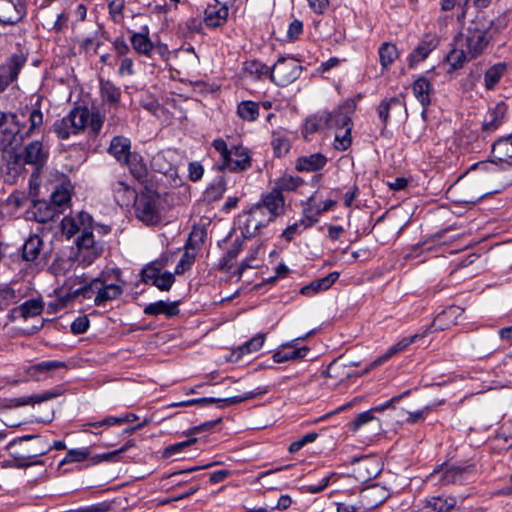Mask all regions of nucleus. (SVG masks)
I'll return each instance as SVG.
<instances>
[{"label": "nucleus", "instance_id": "1", "mask_svg": "<svg viewBox=\"0 0 512 512\" xmlns=\"http://www.w3.org/2000/svg\"><path fill=\"white\" fill-rule=\"evenodd\" d=\"M492 22L483 16L476 17L460 34L457 45L464 48L470 58L484 53L490 42Z\"/></svg>", "mask_w": 512, "mask_h": 512}, {"label": "nucleus", "instance_id": "2", "mask_svg": "<svg viewBox=\"0 0 512 512\" xmlns=\"http://www.w3.org/2000/svg\"><path fill=\"white\" fill-rule=\"evenodd\" d=\"M122 293L123 287L110 281L108 275L103 273L82 287L73 290L70 295L72 298L81 296L84 299H91L94 296V304L103 306L107 302L117 299Z\"/></svg>", "mask_w": 512, "mask_h": 512}, {"label": "nucleus", "instance_id": "3", "mask_svg": "<svg viewBox=\"0 0 512 512\" xmlns=\"http://www.w3.org/2000/svg\"><path fill=\"white\" fill-rule=\"evenodd\" d=\"M89 110L86 107H76L65 117L55 121L54 132L60 139H68L70 135L77 134L88 125Z\"/></svg>", "mask_w": 512, "mask_h": 512}, {"label": "nucleus", "instance_id": "4", "mask_svg": "<svg viewBox=\"0 0 512 512\" xmlns=\"http://www.w3.org/2000/svg\"><path fill=\"white\" fill-rule=\"evenodd\" d=\"M476 171L504 188L512 184V162H475L467 171Z\"/></svg>", "mask_w": 512, "mask_h": 512}, {"label": "nucleus", "instance_id": "5", "mask_svg": "<svg viewBox=\"0 0 512 512\" xmlns=\"http://www.w3.org/2000/svg\"><path fill=\"white\" fill-rule=\"evenodd\" d=\"M133 203L138 219L146 224L158 222L160 218V196L156 191L145 187L144 190L137 194Z\"/></svg>", "mask_w": 512, "mask_h": 512}, {"label": "nucleus", "instance_id": "6", "mask_svg": "<svg viewBox=\"0 0 512 512\" xmlns=\"http://www.w3.org/2000/svg\"><path fill=\"white\" fill-rule=\"evenodd\" d=\"M302 66L294 58L281 57L272 66L271 80L278 86H287L299 78Z\"/></svg>", "mask_w": 512, "mask_h": 512}, {"label": "nucleus", "instance_id": "7", "mask_svg": "<svg viewBox=\"0 0 512 512\" xmlns=\"http://www.w3.org/2000/svg\"><path fill=\"white\" fill-rule=\"evenodd\" d=\"M78 254L77 260L83 265L92 264L102 253L101 245L94 241L92 233V224L83 228L81 235L77 240Z\"/></svg>", "mask_w": 512, "mask_h": 512}, {"label": "nucleus", "instance_id": "8", "mask_svg": "<svg viewBox=\"0 0 512 512\" xmlns=\"http://www.w3.org/2000/svg\"><path fill=\"white\" fill-rule=\"evenodd\" d=\"M240 219L239 229L245 238H251L258 234L260 228L270 223L266 212L263 211L262 206H253L249 212L245 213Z\"/></svg>", "mask_w": 512, "mask_h": 512}, {"label": "nucleus", "instance_id": "9", "mask_svg": "<svg viewBox=\"0 0 512 512\" xmlns=\"http://www.w3.org/2000/svg\"><path fill=\"white\" fill-rule=\"evenodd\" d=\"M26 62V55L22 52H18L12 54L0 65V93L4 92L8 86L18 78Z\"/></svg>", "mask_w": 512, "mask_h": 512}, {"label": "nucleus", "instance_id": "10", "mask_svg": "<svg viewBox=\"0 0 512 512\" xmlns=\"http://www.w3.org/2000/svg\"><path fill=\"white\" fill-rule=\"evenodd\" d=\"M467 474V468L445 464L436 468L427 479L435 484L449 485L463 482Z\"/></svg>", "mask_w": 512, "mask_h": 512}, {"label": "nucleus", "instance_id": "11", "mask_svg": "<svg viewBox=\"0 0 512 512\" xmlns=\"http://www.w3.org/2000/svg\"><path fill=\"white\" fill-rule=\"evenodd\" d=\"M316 195L317 192L313 193L303 203V218L301 219V224L304 225V228L313 226L318 222L319 216L322 213L333 209L336 205V201L334 200H326L322 204H317Z\"/></svg>", "mask_w": 512, "mask_h": 512}, {"label": "nucleus", "instance_id": "12", "mask_svg": "<svg viewBox=\"0 0 512 512\" xmlns=\"http://www.w3.org/2000/svg\"><path fill=\"white\" fill-rule=\"evenodd\" d=\"M353 475L360 482H367L378 476L382 470L379 459L371 456H364L353 460Z\"/></svg>", "mask_w": 512, "mask_h": 512}, {"label": "nucleus", "instance_id": "13", "mask_svg": "<svg viewBox=\"0 0 512 512\" xmlns=\"http://www.w3.org/2000/svg\"><path fill=\"white\" fill-rule=\"evenodd\" d=\"M356 104L352 100H347L339 105L332 112H329L328 128L342 129L353 128L352 115L355 112Z\"/></svg>", "mask_w": 512, "mask_h": 512}, {"label": "nucleus", "instance_id": "14", "mask_svg": "<svg viewBox=\"0 0 512 512\" xmlns=\"http://www.w3.org/2000/svg\"><path fill=\"white\" fill-rule=\"evenodd\" d=\"M439 39L435 34H425L418 45L408 56V66L414 68L424 61L429 54L438 46Z\"/></svg>", "mask_w": 512, "mask_h": 512}, {"label": "nucleus", "instance_id": "15", "mask_svg": "<svg viewBox=\"0 0 512 512\" xmlns=\"http://www.w3.org/2000/svg\"><path fill=\"white\" fill-rule=\"evenodd\" d=\"M304 339H306V337H299L283 343L273 354L274 362L283 363L286 361L304 358L307 355L309 348L307 346L300 348L296 347L298 341Z\"/></svg>", "mask_w": 512, "mask_h": 512}, {"label": "nucleus", "instance_id": "16", "mask_svg": "<svg viewBox=\"0 0 512 512\" xmlns=\"http://www.w3.org/2000/svg\"><path fill=\"white\" fill-rule=\"evenodd\" d=\"M255 206H262L267 217L270 221H273L277 216L283 214L285 200L280 189L274 188L271 192L264 195Z\"/></svg>", "mask_w": 512, "mask_h": 512}, {"label": "nucleus", "instance_id": "17", "mask_svg": "<svg viewBox=\"0 0 512 512\" xmlns=\"http://www.w3.org/2000/svg\"><path fill=\"white\" fill-rule=\"evenodd\" d=\"M25 7L20 0H0V23L13 25L25 16Z\"/></svg>", "mask_w": 512, "mask_h": 512}, {"label": "nucleus", "instance_id": "18", "mask_svg": "<svg viewBox=\"0 0 512 512\" xmlns=\"http://www.w3.org/2000/svg\"><path fill=\"white\" fill-rule=\"evenodd\" d=\"M266 392H267L266 389L257 388L256 391L246 392L243 395L232 396V397H228V398H225V399H216V398H210V397L199 398V399H191V400H187V401H182V402L174 403L172 406H174V407H186V406H192V405H196V404H200V403L201 404H211V403H215V402H225L227 404H236V403H239V402L250 400V399L256 397L257 395H260V394H263V393H266Z\"/></svg>", "mask_w": 512, "mask_h": 512}, {"label": "nucleus", "instance_id": "19", "mask_svg": "<svg viewBox=\"0 0 512 512\" xmlns=\"http://www.w3.org/2000/svg\"><path fill=\"white\" fill-rule=\"evenodd\" d=\"M92 224V217L86 212H80L76 217H64L61 221L62 233L71 238L76 233L83 231V228L89 227Z\"/></svg>", "mask_w": 512, "mask_h": 512}, {"label": "nucleus", "instance_id": "20", "mask_svg": "<svg viewBox=\"0 0 512 512\" xmlns=\"http://www.w3.org/2000/svg\"><path fill=\"white\" fill-rule=\"evenodd\" d=\"M362 506L373 509L381 505L388 497L389 491L381 485L375 484L364 488L360 494Z\"/></svg>", "mask_w": 512, "mask_h": 512}, {"label": "nucleus", "instance_id": "21", "mask_svg": "<svg viewBox=\"0 0 512 512\" xmlns=\"http://www.w3.org/2000/svg\"><path fill=\"white\" fill-rule=\"evenodd\" d=\"M213 147L220 153L222 160H232V157L251 160L248 149L241 144L228 145L223 139H216L213 141Z\"/></svg>", "mask_w": 512, "mask_h": 512}, {"label": "nucleus", "instance_id": "22", "mask_svg": "<svg viewBox=\"0 0 512 512\" xmlns=\"http://www.w3.org/2000/svg\"><path fill=\"white\" fill-rule=\"evenodd\" d=\"M73 186L70 181H64L55 186L51 193V205L56 208L58 213L68 207L71 202Z\"/></svg>", "mask_w": 512, "mask_h": 512}, {"label": "nucleus", "instance_id": "23", "mask_svg": "<svg viewBox=\"0 0 512 512\" xmlns=\"http://www.w3.org/2000/svg\"><path fill=\"white\" fill-rule=\"evenodd\" d=\"M507 113V105L504 102L497 103L494 107L489 108L482 129L486 133L494 132L504 122Z\"/></svg>", "mask_w": 512, "mask_h": 512}, {"label": "nucleus", "instance_id": "24", "mask_svg": "<svg viewBox=\"0 0 512 512\" xmlns=\"http://www.w3.org/2000/svg\"><path fill=\"white\" fill-rule=\"evenodd\" d=\"M457 504V500L452 496H431L422 502L421 511L423 512H450Z\"/></svg>", "mask_w": 512, "mask_h": 512}, {"label": "nucleus", "instance_id": "25", "mask_svg": "<svg viewBox=\"0 0 512 512\" xmlns=\"http://www.w3.org/2000/svg\"><path fill=\"white\" fill-rule=\"evenodd\" d=\"M133 50L146 57H151L154 51V44L149 38V29L144 26L140 32H133L130 37Z\"/></svg>", "mask_w": 512, "mask_h": 512}, {"label": "nucleus", "instance_id": "26", "mask_svg": "<svg viewBox=\"0 0 512 512\" xmlns=\"http://www.w3.org/2000/svg\"><path fill=\"white\" fill-rule=\"evenodd\" d=\"M112 192L116 203L120 207L130 206L137 196L135 189L122 179L112 184Z\"/></svg>", "mask_w": 512, "mask_h": 512}, {"label": "nucleus", "instance_id": "27", "mask_svg": "<svg viewBox=\"0 0 512 512\" xmlns=\"http://www.w3.org/2000/svg\"><path fill=\"white\" fill-rule=\"evenodd\" d=\"M423 337V334H414L412 336L401 339L399 342L391 346L383 355L376 358L368 368H366L365 372H369L373 368L381 366L392 356L406 349L409 345L414 343L417 339Z\"/></svg>", "mask_w": 512, "mask_h": 512}, {"label": "nucleus", "instance_id": "28", "mask_svg": "<svg viewBox=\"0 0 512 512\" xmlns=\"http://www.w3.org/2000/svg\"><path fill=\"white\" fill-rule=\"evenodd\" d=\"M412 91L414 97L420 102L423 108L422 116H424L427 107L431 104V95L433 94L432 84L426 77H419L414 81Z\"/></svg>", "mask_w": 512, "mask_h": 512}, {"label": "nucleus", "instance_id": "29", "mask_svg": "<svg viewBox=\"0 0 512 512\" xmlns=\"http://www.w3.org/2000/svg\"><path fill=\"white\" fill-rule=\"evenodd\" d=\"M462 309L458 306H451L438 314L433 320L430 329L440 331L457 324V318L462 314Z\"/></svg>", "mask_w": 512, "mask_h": 512}, {"label": "nucleus", "instance_id": "30", "mask_svg": "<svg viewBox=\"0 0 512 512\" xmlns=\"http://www.w3.org/2000/svg\"><path fill=\"white\" fill-rule=\"evenodd\" d=\"M61 393H62V390L60 388H55L52 390L43 391L38 394L17 397V398L11 399L10 402L13 407L34 405V404H38V403H42V402L54 399V398L60 396Z\"/></svg>", "mask_w": 512, "mask_h": 512}, {"label": "nucleus", "instance_id": "31", "mask_svg": "<svg viewBox=\"0 0 512 512\" xmlns=\"http://www.w3.org/2000/svg\"><path fill=\"white\" fill-rule=\"evenodd\" d=\"M405 104L398 98L384 100L378 107V115L383 124H387L391 116H398L405 111Z\"/></svg>", "mask_w": 512, "mask_h": 512}, {"label": "nucleus", "instance_id": "32", "mask_svg": "<svg viewBox=\"0 0 512 512\" xmlns=\"http://www.w3.org/2000/svg\"><path fill=\"white\" fill-rule=\"evenodd\" d=\"M227 17L228 8L219 3L208 5L204 11V22L209 27H219L223 25Z\"/></svg>", "mask_w": 512, "mask_h": 512}, {"label": "nucleus", "instance_id": "33", "mask_svg": "<svg viewBox=\"0 0 512 512\" xmlns=\"http://www.w3.org/2000/svg\"><path fill=\"white\" fill-rule=\"evenodd\" d=\"M329 119V112L327 111H322L308 117L304 123L303 136L307 139L309 135L328 128Z\"/></svg>", "mask_w": 512, "mask_h": 512}, {"label": "nucleus", "instance_id": "34", "mask_svg": "<svg viewBox=\"0 0 512 512\" xmlns=\"http://www.w3.org/2000/svg\"><path fill=\"white\" fill-rule=\"evenodd\" d=\"M353 433H358L366 426H370L373 431L378 433L381 430L379 419L373 415V410H368L357 415V417L349 424Z\"/></svg>", "mask_w": 512, "mask_h": 512}, {"label": "nucleus", "instance_id": "35", "mask_svg": "<svg viewBox=\"0 0 512 512\" xmlns=\"http://www.w3.org/2000/svg\"><path fill=\"white\" fill-rule=\"evenodd\" d=\"M338 278V272H331L327 276L316 279L308 285L302 287L300 292L305 296H312L320 291H325L330 288Z\"/></svg>", "mask_w": 512, "mask_h": 512}, {"label": "nucleus", "instance_id": "36", "mask_svg": "<svg viewBox=\"0 0 512 512\" xmlns=\"http://www.w3.org/2000/svg\"><path fill=\"white\" fill-rule=\"evenodd\" d=\"M131 142L124 136H115L110 143L108 152L116 160H129Z\"/></svg>", "mask_w": 512, "mask_h": 512}, {"label": "nucleus", "instance_id": "37", "mask_svg": "<svg viewBox=\"0 0 512 512\" xmlns=\"http://www.w3.org/2000/svg\"><path fill=\"white\" fill-rule=\"evenodd\" d=\"M30 213L40 223H46L59 214L56 208L46 201H35Z\"/></svg>", "mask_w": 512, "mask_h": 512}, {"label": "nucleus", "instance_id": "38", "mask_svg": "<svg viewBox=\"0 0 512 512\" xmlns=\"http://www.w3.org/2000/svg\"><path fill=\"white\" fill-rule=\"evenodd\" d=\"M123 169H128L131 175L140 183L152 181L153 172L145 162H122Z\"/></svg>", "mask_w": 512, "mask_h": 512}, {"label": "nucleus", "instance_id": "39", "mask_svg": "<svg viewBox=\"0 0 512 512\" xmlns=\"http://www.w3.org/2000/svg\"><path fill=\"white\" fill-rule=\"evenodd\" d=\"M507 71V64L500 62L485 71L484 86L487 90H493Z\"/></svg>", "mask_w": 512, "mask_h": 512}, {"label": "nucleus", "instance_id": "40", "mask_svg": "<svg viewBox=\"0 0 512 512\" xmlns=\"http://www.w3.org/2000/svg\"><path fill=\"white\" fill-rule=\"evenodd\" d=\"M492 160L512 159V135L499 139L492 147Z\"/></svg>", "mask_w": 512, "mask_h": 512}, {"label": "nucleus", "instance_id": "41", "mask_svg": "<svg viewBox=\"0 0 512 512\" xmlns=\"http://www.w3.org/2000/svg\"><path fill=\"white\" fill-rule=\"evenodd\" d=\"M100 94L103 102L117 104L121 97V90L112 81L101 80Z\"/></svg>", "mask_w": 512, "mask_h": 512}, {"label": "nucleus", "instance_id": "42", "mask_svg": "<svg viewBox=\"0 0 512 512\" xmlns=\"http://www.w3.org/2000/svg\"><path fill=\"white\" fill-rule=\"evenodd\" d=\"M42 246L43 241L40 236H30L23 245V258L27 261L35 260L39 256Z\"/></svg>", "mask_w": 512, "mask_h": 512}, {"label": "nucleus", "instance_id": "43", "mask_svg": "<svg viewBox=\"0 0 512 512\" xmlns=\"http://www.w3.org/2000/svg\"><path fill=\"white\" fill-rule=\"evenodd\" d=\"M144 313L147 315H159L165 314L169 317L174 316L178 313L177 304L176 303H166L164 301H157L154 303H150L144 308Z\"/></svg>", "mask_w": 512, "mask_h": 512}, {"label": "nucleus", "instance_id": "44", "mask_svg": "<svg viewBox=\"0 0 512 512\" xmlns=\"http://www.w3.org/2000/svg\"><path fill=\"white\" fill-rule=\"evenodd\" d=\"M378 54L383 69H387L398 58L397 47L390 42L382 43L378 49Z\"/></svg>", "mask_w": 512, "mask_h": 512}, {"label": "nucleus", "instance_id": "45", "mask_svg": "<svg viewBox=\"0 0 512 512\" xmlns=\"http://www.w3.org/2000/svg\"><path fill=\"white\" fill-rule=\"evenodd\" d=\"M237 115L244 121H255L259 116L258 103L250 100L240 102L237 106Z\"/></svg>", "mask_w": 512, "mask_h": 512}, {"label": "nucleus", "instance_id": "46", "mask_svg": "<svg viewBox=\"0 0 512 512\" xmlns=\"http://www.w3.org/2000/svg\"><path fill=\"white\" fill-rule=\"evenodd\" d=\"M51 450L50 443L43 437L34 438V442L27 449V454L23 458L31 459L37 456L47 454Z\"/></svg>", "mask_w": 512, "mask_h": 512}, {"label": "nucleus", "instance_id": "47", "mask_svg": "<svg viewBox=\"0 0 512 512\" xmlns=\"http://www.w3.org/2000/svg\"><path fill=\"white\" fill-rule=\"evenodd\" d=\"M244 70L255 78H262L263 76H269L271 78L272 67H268L264 63L251 60L244 63Z\"/></svg>", "mask_w": 512, "mask_h": 512}, {"label": "nucleus", "instance_id": "48", "mask_svg": "<svg viewBox=\"0 0 512 512\" xmlns=\"http://www.w3.org/2000/svg\"><path fill=\"white\" fill-rule=\"evenodd\" d=\"M352 128L335 129L333 146L336 150L345 151L352 144Z\"/></svg>", "mask_w": 512, "mask_h": 512}, {"label": "nucleus", "instance_id": "49", "mask_svg": "<svg viewBox=\"0 0 512 512\" xmlns=\"http://www.w3.org/2000/svg\"><path fill=\"white\" fill-rule=\"evenodd\" d=\"M226 191V182L221 177L214 183H212L209 187H207L204 197L209 202H215L220 200Z\"/></svg>", "mask_w": 512, "mask_h": 512}, {"label": "nucleus", "instance_id": "50", "mask_svg": "<svg viewBox=\"0 0 512 512\" xmlns=\"http://www.w3.org/2000/svg\"><path fill=\"white\" fill-rule=\"evenodd\" d=\"M90 457V450L87 447L70 449L66 456L60 461L59 467L69 463H80Z\"/></svg>", "mask_w": 512, "mask_h": 512}, {"label": "nucleus", "instance_id": "51", "mask_svg": "<svg viewBox=\"0 0 512 512\" xmlns=\"http://www.w3.org/2000/svg\"><path fill=\"white\" fill-rule=\"evenodd\" d=\"M304 183L305 180L299 176L284 174L277 180L275 188L280 189L281 192L283 190L293 191Z\"/></svg>", "mask_w": 512, "mask_h": 512}, {"label": "nucleus", "instance_id": "52", "mask_svg": "<svg viewBox=\"0 0 512 512\" xmlns=\"http://www.w3.org/2000/svg\"><path fill=\"white\" fill-rule=\"evenodd\" d=\"M471 59L465 49L461 47L451 50L446 57L448 64L453 69L463 67L464 63Z\"/></svg>", "mask_w": 512, "mask_h": 512}, {"label": "nucleus", "instance_id": "53", "mask_svg": "<svg viewBox=\"0 0 512 512\" xmlns=\"http://www.w3.org/2000/svg\"><path fill=\"white\" fill-rule=\"evenodd\" d=\"M140 105L145 110L150 112L151 114L159 117L163 112V106L158 102V100L151 94L145 93L142 95L140 99Z\"/></svg>", "mask_w": 512, "mask_h": 512}, {"label": "nucleus", "instance_id": "54", "mask_svg": "<svg viewBox=\"0 0 512 512\" xmlns=\"http://www.w3.org/2000/svg\"><path fill=\"white\" fill-rule=\"evenodd\" d=\"M65 364L63 362H60V361H42L38 364H35L31 367H29V369L27 370L28 374L31 376V377H35L36 374H39V373H46V372H49V371H52V370H55V369H58V368H61V367H64Z\"/></svg>", "mask_w": 512, "mask_h": 512}, {"label": "nucleus", "instance_id": "55", "mask_svg": "<svg viewBox=\"0 0 512 512\" xmlns=\"http://www.w3.org/2000/svg\"><path fill=\"white\" fill-rule=\"evenodd\" d=\"M46 157L47 152L39 141H33L25 148L24 160H44Z\"/></svg>", "mask_w": 512, "mask_h": 512}, {"label": "nucleus", "instance_id": "56", "mask_svg": "<svg viewBox=\"0 0 512 512\" xmlns=\"http://www.w3.org/2000/svg\"><path fill=\"white\" fill-rule=\"evenodd\" d=\"M266 335L264 333H259L247 342H245L242 346L239 347L241 354H250L252 352L258 351L265 342Z\"/></svg>", "mask_w": 512, "mask_h": 512}, {"label": "nucleus", "instance_id": "57", "mask_svg": "<svg viewBox=\"0 0 512 512\" xmlns=\"http://www.w3.org/2000/svg\"><path fill=\"white\" fill-rule=\"evenodd\" d=\"M16 302L15 291L8 285L0 286V310H4Z\"/></svg>", "mask_w": 512, "mask_h": 512}, {"label": "nucleus", "instance_id": "58", "mask_svg": "<svg viewBox=\"0 0 512 512\" xmlns=\"http://www.w3.org/2000/svg\"><path fill=\"white\" fill-rule=\"evenodd\" d=\"M274 156L276 158L285 157L288 151L290 150V143L287 139L282 137H276L271 142Z\"/></svg>", "mask_w": 512, "mask_h": 512}, {"label": "nucleus", "instance_id": "59", "mask_svg": "<svg viewBox=\"0 0 512 512\" xmlns=\"http://www.w3.org/2000/svg\"><path fill=\"white\" fill-rule=\"evenodd\" d=\"M42 311V305L37 300H29L22 304L21 314L24 318L39 315Z\"/></svg>", "mask_w": 512, "mask_h": 512}, {"label": "nucleus", "instance_id": "60", "mask_svg": "<svg viewBox=\"0 0 512 512\" xmlns=\"http://www.w3.org/2000/svg\"><path fill=\"white\" fill-rule=\"evenodd\" d=\"M175 281L174 275L170 272L159 274L152 285L162 291H168Z\"/></svg>", "mask_w": 512, "mask_h": 512}, {"label": "nucleus", "instance_id": "61", "mask_svg": "<svg viewBox=\"0 0 512 512\" xmlns=\"http://www.w3.org/2000/svg\"><path fill=\"white\" fill-rule=\"evenodd\" d=\"M318 437V434L316 432H310L301 437L300 439L292 442L289 445V452L295 453L298 452L300 449H302L306 444L314 442Z\"/></svg>", "mask_w": 512, "mask_h": 512}, {"label": "nucleus", "instance_id": "62", "mask_svg": "<svg viewBox=\"0 0 512 512\" xmlns=\"http://www.w3.org/2000/svg\"><path fill=\"white\" fill-rule=\"evenodd\" d=\"M103 123H104V116L98 112V111H94V112H90L89 111V119H88V124H89V127L91 129V131L93 132V134L97 135L102 126H103Z\"/></svg>", "mask_w": 512, "mask_h": 512}, {"label": "nucleus", "instance_id": "63", "mask_svg": "<svg viewBox=\"0 0 512 512\" xmlns=\"http://www.w3.org/2000/svg\"><path fill=\"white\" fill-rule=\"evenodd\" d=\"M430 406H425L423 409L415 411V412H408V417L406 419V422L408 424H416L419 422H423L426 418V416L431 412Z\"/></svg>", "mask_w": 512, "mask_h": 512}, {"label": "nucleus", "instance_id": "64", "mask_svg": "<svg viewBox=\"0 0 512 512\" xmlns=\"http://www.w3.org/2000/svg\"><path fill=\"white\" fill-rule=\"evenodd\" d=\"M113 50L117 57L124 58L129 52L130 47L123 37H118L112 42Z\"/></svg>", "mask_w": 512, "mask_h": 512}]
</instances>
